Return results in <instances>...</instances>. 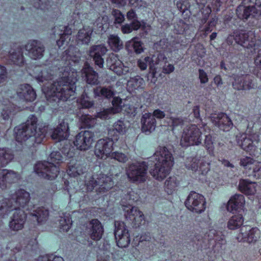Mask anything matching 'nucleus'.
Masks as SVG:
<instances>
[{"instance_id": "1", "label": "nucleus", "mask_w": 261, "mask_h": 261, "mask_svg": "<svg viewBox=\"0 0 261 261\" xmlns=\"http://www.w3.org/2000/svg\"><path fill=\"white\" fill-rule=\"evenodd\" d=\"M76 73L64 72L63 76L52 84L45 86L43 91L47 101L58 102L66 101L75 94Z\"/></svg>"}, {"instance_id": "2", "label": "nucleus", "mask_w": 261, "mask_h": 261, "mask_svg": "<svg viewBox=\"0 0 261 261\" xmlns=\"http://www.w3.org/2000/svg\"><path fill=\"white\" fill-rule=\"evenodd\" d=\"M37 118L31 115L25 123L15 127L16 140L21 143H40L45 137L47 129L42 125L37 127Z\"/></svg>"}, {"instance_id": "3", "label": "nucleus", "mask_w": 261, "mask_h": 261, "mask_svg": "<svg viewBox=\"0 0 261 261\" xmlns=\"http://www.w3.org/2000/svg\"><path fill=\"white\" fill-rule=\"evenodd\" d=\"M152 159L156 162L150 174L155 179L162 181L169 174L174 164L172 154L166 147H160Z\"/></svg>"}, {"instance_id": "4", "label": "nucleus", "mask_w": 261, "mask_h": 261, "mask_svg": "<svg viewBox=\"0 0 261 261\" xmlns=\"http://www.w3.org/2000/svg\"><path fill=\"white\" fill-rule=\"evenodd\" d=\"M63 157L59 151H53L50 154V162L43 161L37 163L34 167L35 172L41 177L49 180L55 179L59 172V167L55 165L62 162Z\"/></svg>"}, {"instance_id": "5", "label": "nucleus", "mask_w": 261, "mask_h": 261, "mask_svg": "<svg viewBox=\"0 0 261 261\" xmlns=\"http://www.w3.org/2000/svg\"><path fill=\"white\" fill-rule=\"evenodd\" d=\"M85 185L89 191L95 190L97 193H105L111 190L114 186V181L111 176L99 174L90 176L85 181Z\"/></svg>"}, {"instance_id": "6", "label": "nucleus", "mask_w": 261, "mask_h": 261, "mask_svg": "<svg viewBox=\"0 0 261 261\" xmlns=\"http://www.w3.org/2000/svg\"><path fill=\"white\" fill-rule=\"evenodd\" d=\"M148 165L145 162L128 164L125 173L128 180L133 183H143L147 179Z\"/></svg>"}, {"instance_id": "7", "label": "nucleus", "mask_w": 261, "mask_h": 261, "mask_svg": "<svg viewBox=\"0 0 261 261\" xmlns=\"http://www.w3.org/2000/svg\"><path fill=\"white\" fill-rule=\"evenodd\" d=\"M202 132L195 124H190L183 129L180 145L184 147L199 145L202 142Z\"/></svg>"}, {"instance_id": "8", "label": "nucleus", "mask_w": 261, "mask_h": 261, "mask_svg": "<svg viewBox=\"0 0 261 261\" xmlns=\"http://www.w3.org/2000/svg\"><path fill=\"white\" fill-rule=\"evenodd\" d=\"M252 5L245 6L240 5L237 8L236 14L241 19H247L250 17H257L261 16V0H249Z\"/></svg>"}, {"instance_id": "9", "label": "nucleus", "mask_w": 261, "mask_h": 261, "mask_svg": "<svg viewBox=\"0 0 261 261\" xmlns=\"http://www.w3.org/2000/svg\"><path fill=\"white\" fill-rule=\"evenodd\" d=\"M236 42L247 48H255L261 45V38L252 31H239L236 34Z\"/></svg>"}, {"instance_id": "10", "label": "nucleus", "mask_w": 261, "mask_h": 261, "mask_svg": "<svg viewBox=\"0 0 261 261\" xmlns=\"http://www.w3.org/2000/svg\"><path fill=\"white\" fill-rule=\"evenodd\" d=\"M233 88L238 91L250 90L256 87L254 77L248 74H233L232 76Z\"/></svg>"}, {"instance_id": "11", "label": "nucleus", "mask_w": 261, "mask_h": 261, "mask_svg": "<svg viewBox=\"0 0 261 261\" xmlns=\"http://www.w3.org/2000/svg\"><path fill=\"white\" fill-rule=\"evenodd\" d=\"M114 234L119 247H127L130 243V234L125 224L122 221H116L114 223Z\"/></svg>"}, {"instance_id": "12", "label": "nucleus", "mask_w": 261, "mask_h": 261, "mask_svg": "<svg viewBox=\"0 0 261 261\" xmlns=\"http://www.w3.org/2000/svg\"><path fill=\"white\" fill-rule=\"evenodd\" d=\"M185 203L187 208L194 213H201L205 209L204 197L194 191L190 193Z\"/></svg>"}, {"instance_id": "13", "label": "nucleus", "mask_w": 261, "mask_h": 261, "mask_svg": "<svg viewBox=\"0 0 261 261\" xmlns=\"http://www.w3.org/2000/svg\"><path fill=\"white\" fill-rule=\"evenodd\" d=\"M112 138L108 137L106 139L99 140L95 147V155L101 159H106L110 157L112 153L113 146L115 142Z\"/></svg>"}, {"instance_id": "14", "label": "nucleus", "mask_w": 261, "mask_h": 261, "mask_svg": "<svg viewBox=\"0 0 261 261\" xmlns=\"http://www.w3.org/2000/svg\"><path fill=\"white\" fill-rule=\"evenodd\" d=\"M260 237V232L257 227L251 228L249 226H244L241 228L237 239L239 242L254 244Z\"/></svg>"}, {"instance_id": "15", "label": "nucleus", "mask_w": 261, "mask_h": 261, "mask_svg": "<svg viewBox=\"0 0 261 261\" xmlns=\"http://www.w3.org/2000/svg\"><path fill=\"white\" fill-rule=\"evenodd\" d=\"M28 56L32 60H40L44 56L45 49L44 45L36 40H30L24 46Z\"/></svg>"}, {"instance_id": "16", "label": "nucleus", "mask_w": 261, "mask_h": 261, "mask_svg": "<svg viewBox=\"0 0 261 261\" xmlns=\"http://www.w3.org/2000/svg\"><path fill=\"white\" fill-rule=\"evenodd\" d=\"M94 136V133L90 131H82L75 136L74 145L79 150H88L92 146Z\"/></svg>"}, {"instance_id": "17", "label": "nucleus", "mask_w": 261, "mask_h": 261, "mask_svg": "<svg viewBox=\"0 0 261 261\" xmlns=\"http://www.w3.org/2000/svg\"><path fill=\"white\" fill-rule=\"evenodd\" d=\"M27 220V215L23 210L16 208L10 218L9 227L11 231H18L23 229Z\"/></svg>"}, {"instance_id": "18", "label": "nucleus", "mask_w": 261, "mask_h": 261, "mask_svg": "<svg viewBox=\"0 0 261 261\" xmlns=\"http://www.w3.org/2000/svg\"><path fill=\"white\" fill-rule=\"evenodd\" d=\"M258 136L255 134L249 133L240 134L236 136L237 144L243 150L250 153H254L256 149V146L254 143V140Z\"/></svg>"}, {"instance_id": "19", "label": "nucleus", "mask_w": 261, "mask_h": 261, "mask_svg": "<svg viewBox=\"0 0 261 261\" xmlns=\"http://www.w3.org/2000/svg\"><path fill=\"white\" fill-rule=\"evenodd\" d=\"M107 65L110 69L117 75L126 74L129 72V68L124 65L117 55L112 54L107 60Z\"/></svg>"}, {"instance_id": "20", "label": "nucleus", "mask_w": 261, "mask_h": 261, "mask_svg": "<svg viewBox=\"0 0 261 261\" xmlns=\"http://www.w3.org/2000/svg\"><path fill=\"white\" fill-rule=\"evenodd\" d=\"M30 200V193L23 189H19L12 194L11 200H8V201L14 203V207L15 210L17 207L25 208Z\"/></svg>"}, {"instance_id": "21", "label": "nucleus", "mask_w": 261, "mask_h": 261, "mask_svg": "<svg viewBox=\"0 0 261 261\" xmlns=\"http://www.w3.org/2000/svg\"><path fill=\"white\" fill-rule=\"evenodd\" d=\"M122 206L125 218L134 222L136 225H139L144 220V215L138 207L133 206L130 204H122Z\"/></svg>"}, {"instance_id": "22", "label": "nucleus", "mask_w": 261, "mask_h": 261, "mask_svg": "<svg viewBox=\"0 0 261 261\" xmlns=\"http://www.w3.org/2000/svg\"><path fill=\"white\" fill-rule=\"evenodd\" d=\"M19 175L13 171L0 170V188L5 189L9 184L15 183L19 179Z\"/></svg>"}, {"instance_id": "23", "label": "nucleus", "mask_w": 261, "mask_h": 261, "mask_svg": "<svg viewBox=\"0 0 261 261\" xmlns=\"http://www.w3.org/2000/svg\"><path fill=\"white\" fill-rule=\"evenodd\" d=\"M107 51V48L103 45H93L89 50V55L94 61L95 64L99 68L103 66L104 60L102 58Z\"/></svg>"}, {"instance_id": "24", "label": "nucleus", "mask_w": 261, "mask_h": 261, "mask_svg": "<svg viewBox=\"0 0 261 261\" xmlns=\"http://www.w3.org/2000/svg\"><path fill=\"white\" fill-rule=\"evenodd\" d=\"M211 120L220 129L225 132L228 131L233 125L230 118L223 113L213 115L211 117Z\"/></svg>"}, {"instance_id": "25", "label": "nucleus", "mask_w": 261, "mask_h": 261, "mask_svg": "<svg viewBox=\"0 0 261 261\" xmlns=\"http://www.w3.org/2000/svg\"><path fill=\"white\" fill-rule=\"evenodd\" d=\"M53 31L56 37H60V39L57 40V44L59 47H61L67 40H70L72 32L68 27L63 25L56 26L54 28Z\"/></svg>"}, {"instance_id": "26", "label": "nucleus", "mask_w": 261, "mask_h": 261, "mask_svg": "<svg viewBox=\"0 0 261 261\" xmlns=\"http://www.w3.org/2000/svg\"><path fill=\"white\" fill-rule=\"evenodd\" d=\"M141 128L143 132L149 134L155 130L156 121L151 113L144 114L141 119Z\"/></svg>"}, {"instance_id": "27", "label": "nucleus", "mask_w": 261, "mask_h": 261, "mask_svg": "<svg viewBox=\"0 0 261 261\" xmlns=\"http://www.w3.org/2000/svg\"><path fill=\"white\" fill-rule=\"evenodd\" d=\"M17 95L20 99L26 101H33L36 97L35 92L29 84L20 85L17 90Z\"/></svg>"}, {"instance_id": "28", "label": "nucleus", "mask_w": 261, "mask_h": 261, "mask_svg": "<svg viewBox=\"0 0 261 261\" xmlns=\"http://www.w3.org/2000/svg\"><path fill=\"white\" fill-rule=\"evenodd\" d=\"M68 124L62 121L52 132L51 137L57 142L67 139L69 136Z\"/></svg>"}, {"instance_id": "29", "label": "nucleus", "mask_w": 261, "mask_h": 261, "mask_svg": "<svg viewBox=\"0 0 261 261\" xmlns=\"http://www.w3.org/2000/svg\"><path fill=\"white\" fill-rule=\"evenodd\" d=\"M88 229L89 234L92 240L98 241L102 238L103 228L97 219H93L90 222Z\"/></svg>"}, {"instance_id": "30", "label": "nucleus", "mask_w": 261, "mask_h": 261, "mask_svg": "<svg viewBox=\"0 0 261 261\" xmlns=\"http://www.w3.org/2000/svg\"><path fill=\"white\" fill-rule=\"evenodd\" d=\"M86 170V168L81 161L73 159L68 164L67 172L70 176L76 177L83 174Z\"/></svg>"}, {"instance_id": "31", "label": "nucleus", "mask_w": 261, "mask_h": 261, "mask_svg": "<svg viewBox=\"0 0 261 261\" xmlns=\"http://www.w3.org/2000/svg\"><path fill=\"white\" fill-rule=\"evenodd\" d=\"M126 130V126L124 122L121 120L116 121L113 127L108 130V136L115 141H117L120 135L124 134Z\"/></svg>"}, {"instance_id": "32", "label": "nucleus", "mask_w": 261, "mask_h": 261, "mask_svg": "<svg viewBox=\"0 0 261 261\" xmlns=\"http://www.w3.org/2000/svg\"><path fill=\"white\" fill-rule=\"evenodd\" d=\"M82 74L85 78L86 83L91 85H97L99 83L98 74L90 66L85 67L82 70Z\"/></svg>"}, {"instance_id": "33", "label": "nucleus", "mask_w": 261, "mask_h": 261, "mask_svg": "<svg viewBox=\"0 0 261 261\" xmlns=\"http://www.w3.org/2000/svg\"><path fill=\"white\" fill-rule=\"evenodd\" d=\"M257 184L248 179H241L239 180L238 188L243 193L246 195H254L256 192Z\"/></svg>"}, {"instance_id": "34", "label": "nucleus", "mask_w": 261, "mask_h": 261, "mask_svg": "<svg viewBox=\"0 0 261 261\" xmlns=\"http://www.w3.org/2000/svg\"><path fill=\"white\" fill-rule=\"evenodd\" d=\"M244 196L241 194H236L228 201L227 210L230 212H233L239 208H242L245 204Z\"/></svg>"}, {"instance_id": "35", "label": "nucleus", "mask_w": 261, "mask_h": 261, "mask_svg": "<svg viewBox=\"0 0 261 261\" xmlns=\"http://www.w3.org/2000/svg\"><path fill=\"white\" fill-rule=\"evenodd\" d=\"M30 216L33 220H35L38 224H41L45 223L49 217V211L44 207H39L33 210Z\"/></svg>"}, {"instance_id": "36", "label": "nucleus", "mask_w": 261, "mask_h": 261, "mask_svg": "<svg viewBox=\"0 0 261 261\" xmlns=\"http://www.w3.org/2000/svg\"><path fill=\"white\" fill-rule=\"evenodd\" d=\"M93 94L95 98L101 97L107 99H110L114 97L115 91L113 87L98 86L93 89Z\"/></svg>"}, {"instance_id": "37", "label": "nucleus", "mask_w": 261, "mask_h": 261, "mask_svg": "<svg viewBox=\"0 0 261 261\" xmlns=\"http://www.w3.org/2000/svg\"><path fill=\"white\" fill-rule=\"evenodd\" d=\"M93 31L91 29L83 28L79 31L76 36V41L78 44H88L91 40V36Z\"/></svg>"}, {"instance_id": "38", "label": "nucleus", "mask_w": 261, "mask_h": 261, "mask_svg": "<svg viewBox=\"0 0 261 261\" xmlns=\"http://www.w3.org/2000/svg\"><path fill=\"white\" fill-rule=\"evenodd\" d=\"M10 60L15 65L22 66L24 63V57L22 48L17 47L10 51Z\"/></svg>"}, {"instance_id": "39", "label": "nucleus", "mask_w": 261, "mask_h": 261, "mask_svg": "<svg viewBox=\"0 0 261 261\" xmlns=\"http://www.w3.org/2000/svg\"><path fill=\"white\" fill-rule=\"evenodd\" d=\"M14 158L12 151L8 148H0V167L10 163Z\"/></svg>"}, {"instance_id": "40", "label": "nucleus", "mask_w": 261, "mask_h": 261, "mask_svg": "<svg viewBox=\"0 0 261 261\" xmlns=\"http://www.w3.org/2000/svg\"><path fill=\"white\" fill-rule=\"evenodd\" d=\"M125 47L130 51H132L133 49L134 51L137 54H141L144 51L143 43L141 41L139 40L137 37H134L127 41Z\"/></svg>"}, {"instance_id": "41", "label": "nucleus", "mask_w": 261, "mask_h": 261, "mask_svg": "<svg viewBox=\"0 0 261 261\" xmlns=\"http://www.w3.org/2000/svg\"><path fill=\"white\" fill-rule=\"evenodd\" d=\"M244 221L242 215H234L229 219L227 224V228L230 230L238 229L243 225Z\"/></svg>"}, {"instance_id": "42", "label": "nucleus", "mask_w": 261, "mask_h": 261, "mask_svg": "<svg viewBox=\"0 0 261 261\" xmlns=\"http://www.w3.org/2000/svg\"><path fill=\"white\" fill-rule=\"evenodd\" d=\"M144 80L140 76L137 75L130 78L127 82V86L132 91L142 89L144 85Z\"/></svg>"}, {"instance_id": "43", "label": "nucleus", "mask_w": 261, "mask_h": 261, "mask_svg": "<svg viewBox=\"0 0 261 261\" xmlns=\"http://www.w3.org/2000/svg\"><path fill=\"white\" fill-rule=\"evenodd\" d=\"M108 42L112 49L115 51L120 50L123 46V43L117 35H110Z\"/></svg>"}, {"instance_id": "44", "label": "nucleus", "mask_w": 261, "mask_h": 261, "mask_svg": "<svg viewBox=\"0 0 261 261\" xmlns=\"http://www.w3.org/2000/svg\"><path fill=\"white\" fill-rule=\"evenodd\" d=\"M178 183L175 177H170L165 182V190L168 194H172L176 190Z\"/></svg>"}, {"instance_id": "45", "label": "nucleus", "mask_w": 261, "mask_h": 261, "mask_svg": "<svg viewBox=\"0 0 261 261\" xmlns=\"http://www.w3.org/2000/svg\"><path fill=\"white\" fill-rule=\"evenodd\" d=\"M60 228L64 231H68L71 228L72 221L69 214L61 216L59 219Z\"/></svg>"}, {"instance_id": "46", "label": "nucleus", "mask_w": 261, "mask_h": 261, "mask_svg": "<svg viewBox=\"0 0 261 261\" xmlns=\"http://www.w3.org/2000/svg\"><path fill=\"white\" fill-rule=\"evenodd\" d=\"M36 71L39 73L35 75V78L39 82H43L52 79L53 75L49 72V69H44L43 70H40L37 69Z\"/></svg>"}, {"instance_id": "47", "label": "nucleus", "mask_w": 261, "mask_h": 261, "mask_svg": "<svg viewBox=\"0 0 261 261\" xmlns=\"http://www.w3.org/2000/svg\"><path fill=\"white\" fill-rule=\"evenodd\" d=\"M16 113V108L14 105L9 103L3 109L2 116L4 119L8 120Z\"/></svg>"}, {"instance_id": "48", "label": "nucleus", "mask_w": 261, "mask_h": 261, "mask_svg": "<svg viewBox=\"0 0 261 261\" xmlns=\"http://www.w3.org/2000/svg\"><path fill=\"white\" fill-rule=\"evenodd\" d=\"M30 1L34 8L43 11L47 10L50 6L48 0H30Z\"/></svg>"}, {"instance_id": "49", "label": "nucleus", "mask_w": 261, "mask_h": 261, "mask_svg": "<svg viewBox=\"0 0 261 261\" xmlns=\"http://www.w3.org/2000/svg\"><path fill=\"white\" fill-rule=\"evenodd\" d=\"M78 100L79 102L83 108H90L94 105L93 101L90 100V97L85 92Z\"/></svg>"}, {"instance_id": "50", "label": "nucleus", "mask_w": 261, "mask_h": 261, "mask_svg": "<svg viewBox=\"0 0 261 261\" xmlns=\"http://www.w3.org/2000/svg\"><path fill=\"white\" fill-rule=\"evenodd\" d=\"M201 159L202 158L201 157H195L192 158L190 161H189V162L187 163L186 165V168L193 171H196L198 169L199 164H200Z\"/></svg>"}, {"instance_id": "51", "label": "nucleus", "mask_w": 261, "mask_h": 261, "mask_svg": "<svg viewBox=\"0 0 261 261\" xmlns=\"http://www.w3.org/2000/svg\"><path fill=\"white\" fill-rule=\"evenodd\" d=\"M109 158L122 163H125L129 160V157L127 155L119 151L113 152L111 154H110Z\"/></svg>"}, {"instance_id": "52", "label": "nucleus", "mask_w": 261, "mask_h": 261, "mask_svg": "<svg viewBox=\"0 0 261 261\" xmlns=\"http://www.w3.org/2000/svg\"><path fill=\"white\" fill-rule=\"evenodd\" d=\"M156 59L158 60H166L167 58L164 54L158 53L156 55H153L151 57H149L148 65L150 69L153 70L155 65H157Z\"/></svg>"}, {"instance_id": "53", "label": "nucleus", "mask_w": 261, "mask_h": 261, "mask_svg": "<svg viewBox=\"0 0 261 261\" xmlns=\"http://www.w3.org/2000/svg\"><path fill=\"white\" fill-rule=\"evenodd\" d=\"M256 160H254L250 157H245L240 160V164L245 169H251L252 166Z\"/></svg>"}, {"instance_id": "54", "label": "nucleus", "mask_w": 261, "mask_h": 261, "mask_svg": "<svg viewBox=\"0 0 261 261\" xmlns=\"http://www.w3.org/2000/svg\"><path fill=\"white\" fill-rule=\"evenodd\" d=\"M81 119L82 122L86 127H91L95 123V118L89 115H82Z\"/></svg>"}, {"instance_id": "55", "label": "nucleus", "mask_w": 261, "mask_h": 261, "mask_svg": "<svg viewBox=\"0 0 261 261\" xmlns=\"http://www.w3.org/2000/svg\"><path fill=\"white\" fill-rule=\"evenodd\" d=\"M122 99L118 97H115L112 101L113 109L114 113H118L121 111L122 109Z\"/></svg>"}, {"instance_id": "56", "label": "nucleus", "mask_w": 261, "mask_h": 261, "mask_svg": "<svg viewBox=\"0 0 261 261\" xmlns=\"http://www.w3.org/2000/svg\"><path fill=\"white\" fill-rule=\"evenodd\" d=\"M37 261H64V260L61 256L50 254L39 256Z\"/></svg>"}, {"instance_id": "57", "label": "nucleus", "mask_w": 261, "mask_h": 261, "mask_svg": "<svg viewBox=\"0 0 261 261\" xmlns=\"http://www.w3.org/2000/svg\"><path fill=\"white\" fill-rule=\"evenodd\" d=\"M251 169L253 171V175L256 178L261 177V162L255 161L253 165L252 166Z\"/></svg>"}, {"instance_id": "58", "label": "nucleus", "mask_w": 261, "mask_h": 261, "mask_svg": "<svg viewBox=\"0 0 261 261\" xmlns=\"http://www.w3.org/2000/svg\"><path fill=\"white\" fill-rule=\"evenodd\" d=\"M114 114L116 113H114L113 109L110 108L97 113L96 117L102 119H106L110 117V115Z\"/></svg>"}, {"instance_id": "59", "label": "nucleus", "mask_w": 261, "mask_h": 261, "mask_svg": "<svg viewBox=\"0 0 261 261\" xmlns=\"http://www.w3.org/2000/svg\"><path fill=\"white\" fill-rule=\"evenodd\" d=\"M208 236L210 240H214L216 241L220 240L224 241L223 237L221 235V232H219L215 229L210 230L208 232Z\"/></svg>"}, {"instance_id": "60", "label": "nucleus", "mask_w": 261, "mask_h": 261, "mask_svg": "<svg viewBox=\"0 0 261 261\" xmlns=\"http://www.w3.org/2000/svg\"><path fill=\"white\" fill-rule=\"evenodd\" d=\"M198 168L201 171L202 174H205L210 170V164L205 160L204 158H202Z\"/></svg>"}, {"instance_id": "61", "label": "nucleus", "mask_w": 261, "mask_h": 261, "mask_svg": "<svg viewBox=\"0 0 261 261\" xmlns=\"http://www.w3.org/2000/svg\"><path fill=\"white\" fill-rule=\"evenodd\" d=\"M129 4L135 8H144L147 6V3L143 0H128Z\"/></svg>"}, {"instance_id": "62", "label": "nucleus", "mask_w": 261, "mask_h": 261, "mask_svg": "<svg viewBox=\"0 0 261 261\" xmlns=\"http://www.w3.org/2000/svg\"><path fill=\"white\" fill-rule=\"evenodd\" d=\"M112 15L115 18V23H121L124 20V16L121 12L117 9L112 11Z\"/></svg>"}, {"instance_id": "63", "label": "nucleus", "mask_w": 261, "mask_h": 261, "mask_svg": "<svg viewBox=\"0 0 261 261\" xmlns=\"http://www.w3.org/2000/svg\"><path fill=\"white\" fill-rule=\"evenodd\" d=\"M218 21V18L216 17H213L208 21V25L204 29V32L207 34L212 31L213 28L216 25Z\"/></svg>"}, {"instance_id": "64", "label": "nucleus", "mask_w": 261, "mask_h": 261, "mask_svg": "<svg viewBox=\"0 0 261 261\" xmlns=\"http://www.w3.org/2000/svg\"><path fill=\"white\" fill-rule=\"evenodd\" d=\"M143 23V24H142L138 19H135L131 21L129 24L131 25V28H132V29L133 31H137L140 28L144 29L145 24L144 23Z\"/></svg>"}]
</instances>
